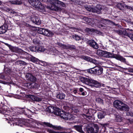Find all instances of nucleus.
<instances>
[{
  "label": "nucleus",
  "instance_id": "obj_1",
  "mask_svg": "<svg viewBox=\"0 0 133 133\" xmlns=\"http://www.w3.org/2000/svg\"><path fill=\"white\" fill-rule=\"evenodd\" d=\"M37 32L50 37H53L54 35L52 31L48 29L41 28H39L37 29L36 27H32L30 30L29 36L30 37L35 36Z\"/></svg>",
  "mask_w": 133,
  "mask_h": 133
},
{
  "label": "nucleus",
  "instance_id": "obj_2",
  "mask_svg": "<svg viewBox=\"0 0 133 133\" xmlns=\"http://www.w3.org/2000/svg\"><path fill=\"white\" fill-rule=\"evenodd\" d=\"M79 79L81 82L89 85L92 88H101L100 82L83 77H80Z\"/></svg>",
  "mask_w": 133,
  "mask_h": 133
},
{
  "label": "nucleus",
  "instance_id": "obj_3",
  "mask_svg": "<svg viewBox=\"0 0 133 133\" xmlns=\"http://www.w3.org/2000/svg\"><path fill=\"white\" fill-rule=\"evenodd\" d=\"M23 53L24 55H25L26 56V57H28L29 60L34 63L43 66H46L47 65V64L46 62L40 61L32 55H30V56H29V54L25 52H23Z\"/></svg>",
  "mask_w": 133,
  "mask_h": 133
},
{
  "label": "nucleus",
  "instance_id": "obj_4",
  "mask_svg": "<svg viewBox=\"0 0 133 133\" xmlns=\"http://www.w3.org/2000/svg\"><path fill=\"white\" fill-rule=\"evenodd\" d=\"M51 3L52 4L55 11H61L62 10L61 8L62 7H65V4L58 0H52Z\"/></svg>",
  "mask_w": 133,
  "mask_h": 133
},
{
  "label": "nucleus",
  "instance_id": "obj_5",
  "mask_svg": "<svg viewBox=\"0 0 133 133\" xmlns=\"http://www.w3.org/2000/svg\"><path fill=\"white\" fill-rule=\"evenodd\" d=\"M103 69L101 66H95L87 70V72L91 74L99 75L103 72Z\"/></svg>",
  "mask_w": 133,
  "mask_h": 133
},
{
  "label": "nucleus",
  "instance_id": "obj_6",
  "mask_svg": "<svg viewBox=\"0 0 133 133\" xmlns=\"http://www.w3.org/2000/svg\"><path fill=\"white\" fill-rule=\"evenodd\" d=\"M132 29H130L129 28H124L123 30H117L116 32L123 37H125V36H127L130 37L132 35Z\"/></svg>",
  "mask_w": 133,
  "mask_h": 133
},
{
  "label": "nucleus",
  "instance_id": "obj_7",
  "mask_svg": "<svg viewBox=\"0 0 133 133\" xmlns=\"http://www.w3.org/2000/svg\"><path fill=\"white\" fill-rule=\"evenodd\" d=\"M1 76H0V78L3 79L6 81H5L0 80V83L4 84H10L14 85L15 83L11 79L10 76L7 75H5L4 73H0Z\"/></svg>",
  "mask_w": 133,
  "mask_h": 133
},
{
  "label": "nucleus",
  "instance_id": "obj_8",
  "mask_svg": "<svg viewBox=\"0 0 133 133\" xmlns=\"http://www.w3.org/2000/svg\"><path fill=\"white\" fill-rule=\"evenodd\" d=\"M26 97L28 98L29 101L32 102H39L42 101V98L40 96H37L32 95H26Z\"/></svg>",
  "mask_w": 133,
  "mask_h": 133
},
{
  "label": "nucleus",
  "instance_id": "obj_9",
  "mask_svg": "<svg viewBox=\"0 0 133 133\" xmlns=\"http://www.w3.org/2000/svg\"><path fill=\"white\" fill-rule=\"evenodd\" d=\"M12 112L8 110L7 107L4 105V103L2 102L0 104V113H2L5 115H10Z\"/></svg>",
  "mask_w": 133,
  "mask_h": 133
},
{
  "label": "nucleus",
  "instance_id": "obj_10",
  "mask_svg": "<svg viewBox=\"0 0 133 133\" xmlns=\"http://www.w3.org/2000/svg\"><path fill=\"white\" fill-rule=\"evenodd\" d=\"M8 29V26L6 24H4L3 25L0 26V34H2L6 32H8V35L9 37L11 36V32L9 30L7 31Z\"/></svg>",
  "mask_w": 133,
  "mask_h": 133
},
{
  "label": "nucleus",
  "instance_id": "obj_11",
  "mask_svg": "<svg viewBox=\"0 0 133 133\" xmlns=\"http://www.w3.org/2000/svg\"><path fill=\"white\" fill-rule=\"evenodd\" d=\"M87 43L90 47L94 49H97L99 48L98 44L94 39H88L87 40Z\"/></svg>",
  "mask_w": 133,
  "mask_h": 133
},
{
  "label": "nucleus",
  "instance_id": "obj_12",
  "mask_svg": "<svg viewBox=\"0 0 133 133\" xmlns=\"http://www.w3.org/2000/svg\"><path fill=\"white\" fill-rule=\"evenodd\" d=\"M18 113L19 114H24L25 116H29V115L30 113H31V111L26 108H19V110H18Z\"/></svg>",
  "mask_w": 133,
  "mask_h": 133
},
{
  "label": "nucleus",
  "instance_id": "obj_13",
  "mask_svg": "<svg viewBox=\"0 0 133 133\" xmlns=\"http://www.w3.org/2000/svg\"><path fill=\"white\" fill-rule=\"evenodd\" d=\"M9 64H10L8 63L5 64L4 65V71L7 75L9 74L11 72H15L16 71L15 69L14 70H13L11 69L10 67L8 65Z\"/></svg>",
  "mask_w": 133,
  "mask_h": 133
},
{
  "label": "nucleus",
  "instance_id": "obj_14",
  "mask_svg": "<svg viewBox=\"0 0 133 133\" xmlns=\"http://www.w3.org/2000/svg\"><path fill=\"white\" fill-rule=\"evenodd\" d=\"M81 58L89 62L95 64L98 63V61L95 59H93L90 57L84 55L82 56Z\"/></svg>",
  "mask_w": 133,
  "mask_h": 133
},
{
  "label": "nucleus",
  "instance_id": "obj_15",
  "mask_svg": "<svg viewBox=\"0 0 133 133\" xmlns=\"http://www.w3.org/2000/svg\"><path fill=\"white\" fill-rule=\"evenodd\" d=\"M124 103L122 101L119 100H116L113 103L114 106L119 110Z\"/></svg>",
  "mask_w": 133,
  "mask_h": 133
},
{
  "label": "nucleus",
  "instance_id": "obj_16",
  "mask_svg": "<svg viewBox=\"0 0 133 133\" xmlns=\"http://www.w3.org/2000/svg\"><path fill=\"white\" fill-rule=\"evenodd\" d=\"M9 49L12 52L16 53L22 52V54L24 55L23 52L24 51L22 49L18 48V47H14L11 46L10 48Z\"/></svg>",
  "mask_w": 133,
  "mask_h": 133
},
{
  "label": "nucleus",
  "instance_id": "obj_17",
  "mask_svg": "<svg viewBox=\"0 0 133 133\" xmlns=\"http://www.w3.org/2000/svg\"><path fill=\"white\" fill-rule=\"evenodd\" d=\"M82 92L80 94V95H82L83 96H85L87 95V92L84 90L82 88H81L79 89V91H78L77 89H74L73 90V92L75 94H76L77 93H78V92Z\"/></svg>",
  "mask_w": 133,
  "mask_h": 133
},
{
  "label": "nucleus",
  "instance_id": "obj_18",
  "mask_svg": "<svg viewBox=\"0 0 133 133\" xmlns=\"http://www.w3.org/2000/svg\"><path fill=\"white\" fill-rule=\"evenodd\" d=\"M102 9L101 6L97 4L95 7L93 9L94 12L98 14H99L101 13V10Z\"/></svg>",
  "mask_w": 133,
  "mask_h": 133
},
{
  "label": "nucleus",
  "instance_id": "obj_19",
  "mask_svg": "<svg viewBox=\"0 0 133 133\" xmlns=\"http://www.w3.org/2000/svg\"><path fill=\"white\" fill-rule=\"evenodd\" d=\"M115 56L114 57V58L121 61L122 62L124 63H126V61L125 59L122 56L119 54H115Z\"/></svg>",
  "mask_w": 133,
  "mask_h": 133
},
{
  "label": "nucleus",
  "instance_id": "obj_20",
  "mask_svg": "<svg viewBox=\"0 0 133 133\" xmlns=\"http://www.w3.org/2000/svg\"><path fill=\"white\" fill-rule=\"evenodd\" d=\"M31 21L37 25L40 24L41 21L37 16H34L31 18Z\"/></svg>",
  "mask_w": 133,
  "mask_h": 133
},
{
  "label": "nucleus",
  "instance_id": "obj_21",
  "mask_svg": "<svg viewBox=\"0 0 133 133\" xmlns=\"http://www.w3.org/2000/svg\"><path fill=\"white\" fill-rule=\"evenodd\" d=\"M28 84L29 89H36L38 87V85L35 82L29 83Z\"/></svg>",
  "mask_w": 133,
  "mask_h": 133
},
{
  "label": "nucleus",
  "instance_id": "obj_22",
  "mask_svg": "<svg viewBox=\"0 0 133 133\" xmlns=\"http://www.w3.org/2000/svg\"><path fill=\"white\" fill-rule=\"evenodd\" d=\"M104 52L103 57L106 58L111 57L114 58V56H115V54L105 51H104Z\"/></svg>",
  "mask_w": 133,
  "mask_h": 133
},
{
  "label": "nucleus",
  "instance_id": "obj_23",
  "mask_svg": "<svg viewBox=\"0 0 133 133\" xmlns=\"http://www.w3.org/2000/svg\"><path fill=\"white\" fill-rule=\"evenodd\" d=\"M35 8H38L39 11L41 12H44L45 11V7L40 2H39L38 5H37Z\"/></svg>",
  "mask_w": 133,
  "mask_h": 133
},
{
  "label": "nucleus",
  "instance_id": "obj_24",
  "mask_svg": "<svg viewBox=\"0 0 133 133\" xmlns=\"http://www.w3.org/2000/svg\"><path fill=\"white\" fill-rule=\"evenodd\" d=\"M129 106L124 103V104L122 106L119 110L121 111H129Z\"/></svg>",
  "mask_w": 133,
  "mask_h": 133
},
{
  "label": "nucleus",
  "instance_id": "obj_25",
  "mask_svg": "<svg viewBox=\"0 0 133 133\" xmlns=\"http://www.w3.org/2000/svg\"><path fill=\"white\" fill-rule=\"evenodd\" d=\"M1 9L2 11H4L9 12L10 11L11 13H12L13 14H15L16 13L15 11H12L10 8H8L6 6H3L1 7Z\"/></svg>",
  "mask_w": 133,
  "mask_h": 133
},
{
  "label": "nucleus",
  "instance_id": "obj_26",
  "mask_svg": "<svg viewBox=\"0 0 133 133\" xmlns=\"http://www.w3.org/2000/svg\"><path fill=\"white\" fill-rule=\"evenodd\" d=\"M28 1L31 5L35 7L40 2L38 0H28Z\"/></svg>",
  "mask_w": 133,
  "mask_h": 133
},
{
  "label": "nucleus",
  "instance_id": "obj_27",
  "mask_svg": "<svg viewBox=\"0 0 133 133\" xmlns=\"http://www.w3.org/2000/svg\"><path fill=\"white\" fill-rule=\"evenodd\" d=\"M65 95L63 93L60 92H57L56 96L57 98L61 99H64L65 97Z\"/></svg>",
  "mask_w": 133,
  "mask_h": 133
},
{
  "label": "nucleus",
  "instance_id": "obj_28",
  "mask_svg": "<svg viewBox=\"0 0 133 133\" xmlns=\"http://www.w3.org/2000/svg\"><path fill=\"white\" fill-rule=\"evenodd\" d=\"M85 31L88 34L90 35L92 34L93 33L95 32L96 30L95 29L93 28H87L85 29Z\"/></svg>",
  "mask_w": 133,
  "mask_h": 133
},
{
  "label": "nucleus",
  "instance_id": "obj_29",
  "mask_svg": "<svg viewBox=\"0 0 133 133\" xmlns=\"http://www.w3.org/2000/svg\"><path fill=\"white\" fill-rule=\"evenodd\" d=\"M82 126L79 125H75L74 126V128L77 131L81 133H84L82 130Z\"/></svg>",
  "mask_w": 133,
  "mask_h": 133
},
{
  "label": "nucleus",
  "instance_id": "obj_30",
  "mask_svg": "<svg viewBox=\"0 0 133 133\" xmlns=\"http://www.w3.org/2000/svg\"><path fill=\"white\" fill-rule=\"evenodd\" d=\"M53 109L54 111H53V113L54 114L58 116V112H59V113L60 114V112H61V110L58 108L55 107H53Z\"/></svg>",
  "mask_w": 133,
  "mask_h": 133
},
{
  "label": "nucleus",
  "instance_id": "obj_31",
  "mask_svg": "<svg viewBox=\"0 0 133 133\" xmlns=\"http://www.w3.org/2000/svg\"><path fill=\"white\" fill-rule=\"evenodd\" d=\"M65 49H69L70 50H75L76 49V47L74 45H66Z\"/></svg>",
  "mask_w": 133,
  "mask_h": 133
},
{
  "label": "nucleus",
  "instance_id": "obj_32",
  "mask_svg": "<svg viewBox=\"0 0 133 133\" xmlns=\"http://www.w3.org/2000/svg\"><path fill=\"white\" fill-rule=\"evenodd\" d=\"M105 115V113L103 111H101L97 114V117L99 119L103 118Z\"/></svg>",
  "mask_w": 133,
  "mask_h": 133
},
{
  "label": "nucleus",
  "instance_id": "obj_33",
  "mask_svg": "<svg viewBox=\"0 0 133 133\" xmlns=\"http://www.w3.org/2000/svg\"><path fill=\"white\" fill-rule=\"evenodd\" d=\"M37 51L38 52H43L44 50V48L43 46L38 45L37 46Z\"/></svg>",
  "mask_w": 133,
  "mask_h": 133
},
{
  "label": "nucleus",
  "instance_id": "obj_34",
  "mask_svg": "<svg viewBox=\"0 0 133 133\" xmlns=\"http://www.w3.org/2000/svg\"><path fill=\"white\" fill-rule=\"evenodd\" d=\"M59 113V112H58V116H60L61 118H63L64 119V118H65V116H66V112L62 110L60 112V114Z\"/></svg>",
  "mask_w": 133,
  "mask_h": 133
},
{
  "label": "nucleus",
  "instance_id": "obj_35",
  "mask_svg": "<svg viewBox=\"0 0 133 133\" xmlns=\"http://www.w3.org/2000/svg\"><path fill=\"white\" fill-rule=\"evenodd\" d=\"M92 128L93 129V131H94V133H97L98 132L99 128L97 124H94Z\"/></svg>",
  "mask_w": 133,
  "mask_h": 133
},
{
  "label": "nucleus",
  "instance_id": "obj_36",
  "mask_svg": "<svg viewBox=\"0 0 133 133\" xmlns=\"http://www.w3.org/2000/svg\"><path fill=\"white\" fill-rule=\"evenodd\" d=\"M66 116H65V118L64 119L66 120H70L72 119V115H71L69 112H66Z\"/></svg>",
  "mask_w": 133,
  "mask_h": 133
},
{
  "label": "nucleus",
  "instance_id": "obj_37",
  "mask_svg": "<svg viewBox=\"0 0 133 133\" xmlns=\"http://www.w3.org/2000/svg\"><path fill=\"white\" fill-rule=\"evenodd\" d=\"M123 118L120 115H117L116 116L115 121H116L118 122H121L122 121Z\"/></svg>",
  "mask_w": 133,
  "mask_h": 133
},
{
  "label": "nucleus",
  "instance_id": "obj_38",
  "mask_svg": "<svg viewBox=\"0 0 133 133\" xmlns=\"http://www.w3.org/2000/svg\"><path fill=\"white\" fill-rule=\"evenodd\" d=\"M125 4L123 3H118L117 4V8L121 10H123Z\"/></svg>",
  "mask_w": 133,
  "mask_h": 133
},
{
  "label": "nucleus",
  "instance_id": "obj_39",
  "mask_svg": "<svg viewBox=\"0 0 133 133\" xmlns=\"http://www.w3.org/2000/svg\"><path fill=\"white\" fill-rule=\"evenodd\" d=\"M50 54L53 55H56L59 53V51L55 49H52L50 50Z\"/></svg>",
  "mask_w": 133,
  "mask_h": 133
},
{
  "label": "nucleus",
  "instance_id": "obj_40",
  "mask_svg": "<svg viewBox=\"0 0 133 133\" xmlns=\"http://www.w3.org/2000/svg\"><path fill=\"white\" fill-rule=\"evenodd\" d=\"M36 46H30L29 48V49L32 52H36L37 50Z\"/></svg>",
  "mask_w": 133,
  "mask_h": 133
},
{
  "label": "nucleus",
  "instance_id": "obj_41",
  "mask_svg": "<svg viewBox=\"0 0 133 133\" xmlns=\"http://www.w3.org/2000/svg\"><path fill=\"white\" fill-rule=\"evenodd\" d=\"M104 51L100 50H98L97 51L96 54L100 57H103Z\"/></svg>",
  "mask_w": 133,
  "mask_h": 133
},
{
  "label": "nucleus",
  "instance_id": "obj_42",
  "mask_svg": "<svg viewBox=\"0 0 133 133\" xmlns=\"http://www.w3.org/2000/svg\"><path fill=\"white\" fill-rule=\"evenodd\" d=\"M28 79L31 82H35L36 80V78L32 75H31Z\"/></svg>",
  "mask_w": 133,
  "mask_h": 133
},
{
  "label": "nucleus",
  "instance_id": "obj_43",
  "mask_svg": "<svg viewBox=\"0 0 133 133\" xmlns=\"http://www.w3.org/2000/svg\"><path fill=\"white\" fill-rule=\"evenodd\" d=\"M56 63V70L59 71L62 70V69H63L64 68V66L61 65V63Z\"/></svg>",
  "mask_w": 133,
  "mask_h": 133
},
{
  "label": "nucleus",
  "instance_id": "obj_44",
  "mask_svg": "<svg viewBox=\"0 0 133 133\" xmlns=\"http://www.w3.org/2000/svg\"><path fill=\"white\" fill-rule=\"evenodd\" d=\"M96 102L102 104H103V100L100 98H97L96 99Z\"/></svg>",
  "mask_w": 133,
  "mask_h": 133
},
{
  "label": "nucleus",
  "instance_id": "obj_45",
  "mask_svg": "<svg viewBox=\"0 0 133 133\" xmlns=\"http://www.w3.org/2000/svg\"><path fill=\"white\" fill-rule=\"evenodd\" d=\"M11 3L13 4L20 5L22 4V2L18 0L12 1H10Z\"/></svg>",
  "mask_w": 133,
  "mask_h": 133
},
{
  "label": "nucleus",
  "instance_id": "obj_46",
  "mask_svg": "<svg viewBox=\"0 0 133 133\" xmlns=\"http://www.w3.org/2000/svg\"><path fill=\"white\" fill-rule=\"evenodd\" d=\"M49 66L51 67L50 69L52 70H55L56 69V64H49Z\"/></svg>",
  "mask_w": 133,
  "mask_h": 133
},
{
  "label": "nucleus",
  "instance_id": "obj_47",
  "mask_svg": "<svg viewBox=\"0 0 133 133\" xmlns=\"http://www.w3.org/2000/svg\"><path fill=\"white\" fill-rule=\"evenodd\" d=\"M53 106L49 107L46 109V111L48 112L52 113H53V111H54L53 109Z\"/></svg>",
  "mask_w": 133,
  "mask_h": 133
},
{
  "label": "nucleus",
  "instance_id": "obj_48",
  "mask_svg": "<svg viewBox=\"0 0 133 133\" xmlns=\"http://www.w3.org/2000/svg\"><path fill=\"white\" fill-rule=\"evenodd\" d=\"M47 132L49 133H67L68 131L66 132H56L50 129H48L47 130Z\"/></svg>",
  "mask_w": 133,
  "mask_h": 133
},
{
  "label": "nucleus",
  "instance_id": "obj_49",
  "mask_svg": "<svg viewBox=\"0 0 133 133\" xmlns=\"http://www.w3.org/2000/svg\"><path fill=\"white\" fill-rule=\"evenodd\" d=\"M88 114L89 115H92L93 114L95 113L96 112V111L93 109H88Z\"/></svg>",
  "mask_w": 133,
  "mask_h": 133
},
{
  "label": "nucleus",
  "instance_id": "obj_50",
  "mask_svg": "<svg viewBox=\"0 0 133 133\" xmlns=\"http://www.w3.org/2000/svg\"><path fill=\"white\" fill-rule=\"evenodd\" d=\"M72 38L75 39L76 41H79L81 39L80 37L77 35H75L72 36Z\"/></svg>",
  "mask_w": 133,
  "mask_h": 133
},
{
  "label": "nucleus",
  "instance_id": "obj_51",
  "mask_svg": "<svg viewBox=\"0 0 133 133\" xmlns=\"http://www.w3.org/2000/svg\"><path fill=\"white\" fill-rule=\"evenodd\" d=\"M56 44L59 46L60 47L64 49H65V47L66 46V45L62 44L60 42H58L56 43Z\"/></svg>",
  "mask_w": 133,
  "mask_h": 133
},
{
  "label": "nucleus",
  "instance_id": "obj_52",
  "mask_svg": "<svg viewBox=\"0 0 133 133\" xmlns=\"http://www.w3.org/2000/svg\"><path fill=\"white\" fill-rule=\"evenodd\" d=\"M93 129L92 127L87 128V131L88 133H94V131H93Z\"/></svg>",
  "mask_w": 133,
  "mask_h": 133
},
{
  "label": "nucleus",
  "instance_id": "obj_53",
  "mask_svg": "<svg viewBox=\"0 0 133 133\" xmlns=\"http://www.w3.org/2000/svg\"><path fill=\"white\" fill-rule=\"evenodd\" d=\"M18 63H16V64L18 65L20 64L21 65H27V63L25 62L20 60L18 62Z\"/></svg>",
  "mask_w": 133,
  "mask_h": 133
},
{
  "label": "nucleus",
  "instance_id": "obj_54",
  "mask_svg": "<svg viewBox=\"0 0 133 133\" xmlns=\"http://www.w3.org/2000/svg\"><path fill=\"white\" fill-rule=\"evenodd\" d=\"M43 124L46 126L50 128H53V126H54V125L49 123L44 122Z\"/></svg>",
  "mask_w": 133,
  "mask_h": 133
},
{
  "label": "nucleus",
  "instance_id": "obj_55",
  "mask_svg": "<svg viewBox=\"0 0 133 133\" xmlns=\"http://www.w3.org/2000/svg\"><path fill=\"white\" fill-rule=\"evenodd\" d=\"M33 43L35 44H38L40 43L39 41L37 38L34 39L33 41Z\"/></svg>",
  "mask_w": 133,
  "mask_h": 133
},
{
  "label": "nucleus",
  "instance_id": "obj_56",
  "mask_svg": "<svg viewBox=\"0 0 133 133\" xmlns=\"http://www.w3.org/2000/svg\"><path fill=\"white\" fill-rule=\"evenodd\" d=\"M85 9L88 11H91L92 12H94V11L93 9L94 8H92L90 6H87L85 7Z\"/></svg>",
  "mask_w": 133,
  "mask_h": 133
},
{
  "label": "nucleus",
  "instance_id": "obj_57",
  "mask_svg": "<svg viewBox=\"0 0 133 133\" xmlns=\"http://www.w3.org/2000/svg\"><path fill=\"white\" fill-rule=\"evenodd\" d=\"M105 21L107 22H110V23H112V24L113 25H115L116 26H118L119 25V24H116L115 23L113 22L112 21H111L110 20L108 19H104Z\"/></svg>",
  "mask_w": 133,
  "mask_h": 133
},
{
  "label": "nucleus",
  "instance_id": "obj_58",
  "mask_svg": "<svg viewBox=\"0 0 133 133\" xmlns=\"http://www.w3.org/2000/svg\"><path fill=\"white\" fill-rule=\"evenodd\" d=\"M62 128L60 126H53V129L55 130H61Z\"/></svg>",
  "mask_w": 133,
  "mask_h": 133
},
{
  "label": "nucleus",
  "instance_id": "obj_59",
  "mask_svg": "<svg viewBox=\"0 0 133 133\" xmlns=\"http://www.w3.org/2000/svg\"><path fill=\"white\" fill-rule=\"evenodd\" d=\"M46 8L47 9H49L50 10H54V8L52 4H51V6H46Z\"/></svg>",
  "mask_w": 133,
  "mask_h": 133
},
{
  "label": "nucleus",
  "instance_id": "obj_60",
  "mask_svg": "<svg viewBox=\"0 0 133 133\" xmlns=\"http://www.w3.org/2000/svg\"><path fill=\"white\" fill-rule=\"evenodd\" d=\"M125 70H128V71L130 72H133V68H123Z\"/></svg>",
  "mask_w": 133,
  "mask_h": 133
},
{
  "label": "nucleus",
  "instance_id": "obj_61",
  "mask_svg": "<svg viewBox=\"0 0 133 133\" xmlns=\"http://www.w3.org/2000/svg\"><path fill=\"white\" fill-rule=\"evenodd\" d=\"M124 8H125L127 9L131 10L132 9V8L131 6H128L125 4Z\"/></svg>",
  "mask_w": 133,
  "mask_h": 133
},
{
  "label": "nucleus",
  "instance_id": "obj_62",
  "mask_svg": "<svg viewBox=\"0 0 133 133\" xmlns=\"http://www.w3.org/2000/svg\"><path fill=\"white\" fill-rule=\"evenodd\" d=\"M127 112L126 113L127 115L128 116H133V113L131 112H128V111H127Z\"/></svg>",
  "mask_w": 133,
  "mask_h": 133
},
{
  "label": "nucleus",
  "instance_id": "obj_63",
  "mask_svg": "<svg viewBox=\"0 0 133 133\" xmlns=\"http://www.w3.org/2000/svg\"><path fill=\"white\" fill-rule=\"evenodd\" d=\"M88 109H88L87 108L86 109H85V108H84V109H83V111L84 112L87 114H88V113L89 111Z\"/></svg>",
  "mask_w": 133,
  "mask_h": 133
},
{
  "label": "nucleus",
  "instance_id": "obj_64",
  "mask_svg": "<svg viewBox=\"0 0 133 133\" xmlns=\"http://www.w3.org/2000/svg\"><path fill=\"white\" fill-rule=\"evenodd\" d=\"M8 123H10L11 126H13L14 125V124H15L13 123V121H11L10 120V121H8Z\"/></svg>",
  "mask_w": 133,
  "mask_h": 133
}]
</instances>
